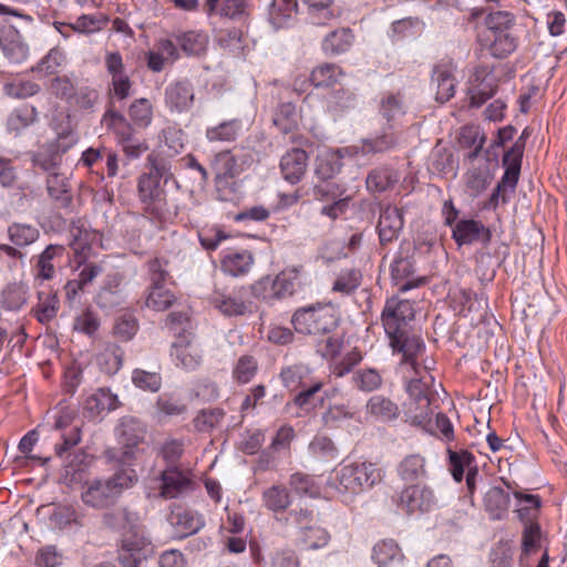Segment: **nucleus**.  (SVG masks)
I'll return each mask as SVG.
<instances>
[{"label":"nucleus","mask_w":567,"mask_h":567,"mask_svg":"<svg viewBox=\"0 0 567 567\" xmlns=\"http://www.w3.org/2000/svg\"><path fill=\"white\" fill-rule=\"evenodd\" d=\"M381 480L382 471L374 463L352 462L340 465L329 475L326 491L331 497L348 503Z\"/></svg>","instance_id":"f257e3e1"},{"label":"nucleus","mask_w":567,"mask_h":567,"mask_svg":"<svg viewBox=\"0 0 567 567\" xmlns=\"http://www.w3.org/2000/svg\"><path fill=\"white\" fill-rule=\"evenodd\" d=\"M414 375L405 384L409 395L405 414L413 425L425 427L431 420V394L434 377L424 368L412 370Z\"/></svg>","instance_id":"f03ea898"},{"label":"nucleus","mask_w":567,"mask_h":567,"mask_svg":"<svg viewBox=\"0 0 567 567\" xmlns=\"http://www.w3.org/2000/svg\"><path fill=\"white\" fill-rule=\"evenodd\" d=\"M340 319L341 316L338 307L331 302H318L298 308L291 317V323L298 333L319 336L329 334L336 330Z\"/></svg>","instance_id":"7ed1b4c3"},{"label":"nucleus","mask_w":567,"mask_h":567,"mask_svg":"<svg viewBox=\"0 0 567 567\" xmlns=\"http://www.w3.org/2000/svg\"><path fill=\"white\" fill-rule=\"evenodd\" d=\"M169 165L164 161H157L150 157L148 171L138 178V196L144 205V210L158 218L165 208V193L161 188V179L165 183L172 178Z\"/></svg>","instance_id":"20e7f679"},{"label":"nucleus","mask_w":567,"mask_h":567,"mask_svg":"<svg viewBox=\"0 0 567 567\" xmlns=\"http://www.w3.org/2000/svg\"><path fill=\"white\" fill-rule=\"evenodd\" d=\"M150 286L145 291L144 303L154 311H165L177 301L175 293L166 287L169 277L167 261L154 258L147 264Z\"/></svg>","instance_id":"39448f33"},{"label":"nucleus","mask_w":567,"mask_h":567,"mask_svg":"<svg viewBox=\"0 0 567 567\" xmlns=\"http://www.w3.org/2000/svg\"><path fill=\"white\" fill-rule=\"evenodd\" d=\"M115 435L121 445V453L117 461L130 464L137 460L144 441L145 426L134 416H123L115 427Z\"/></svg>","instance_id":"423d86ee"},{"label":"nucleus","mask_w":567,"mask_h":567,"mask_svg":"<svg viewBox=\"0 0 567 567\" xmlns=\"http://www.w3.org/2000/svg\"><path fill=\"white\" fill-rule=\"evenodd\" d=\"M151 553V540L145 527L121 534L117 560L122 567H140Z\"/></svg>","instance_id":"0eeeda50"},{"label":"nucleus","mask_w":567,"mask_h":567,"mask_svg":"<svg viewBox=\"0 0 567 567\" xmlns=\"http://www.w3.org/2000/svg\"><path fill=\"white\" fill-rule=\"evenodd\" d=\"M414 307L408 299L393 296L385 301L381 320L386 334L398 333L409 329L414 319Z\"/></svg>","instance_id":"6e6552de"},{"label":"nucleus","mask_w":567,"mask_h":567,"mask_svg":"<svg viewBox=\"0 0 567 567\" xmlns=\"http://www.w3.org/2000/svg\"><path fill=\"white\" fill-rule=\"evenodd\" d=\"M158 496L172 499L182 496L193 488V474L189 470L177 465H167L157 478H155Z\"/></svg>","instance_id":"1a4fd4ad"},{"label":"nucleus","mask_w":567,"mask_h":567,"mask_svg":"<svg viewBox=\"0 0 567 567\" xmlns=\"http://www.w3.org/2000/svg\"><path fill=\"white\" fill-rule=\"evenodd\" d=\"M386 336L393 352L402 355L401 364H409L411 370L421 368L416 360L425 351V344L419 334L408 329Z\"/></svg>","instance_id":"9d476101"},{"label":"nucleus","mask_w":567,"mask_h":567,"mask_svg":"<svg viewBox=\"0 0 567 567\" xmlns=\"http://www.w3.org/2000/svg\"><path fill=\"white\" fill-rule=\"evenodd\" d=\"M246 287L234 289L231 292L215 291L210 303L226 317L246 316L252 313V301L248 300Z\"/></svg>","instance_id":"9b49d317"},{"label":"nucleus","mask_w":567,"mask_h":567,"mask_svg":"<svg viewBox=\"0 0 567 567\" xmlns=\"http://www.w3.org/2000/svg\"><path fill=\"white\" fill-rule=\"evenodd\" d=\"M436 503L432 488L426 485L412 484L401 492L399 506L408 514H422L432 511Z\"/></svg>","instance_id":"f8f14e48"},{"label":"nucleus","mask_w":567,"mask_h":567,"mask_svg":"<svg viewBox=\"0 0 567 567\" xmlns=\"http://www.w3.org/2000/svg\"><path fill=\"white\" fill-rule=\"evenodd\" d=\"M171 357L176 367L192 371L202 363L203 353L193 338L181 334L173 343Z\"/></svg>","instance_id":"ddd939ff"},{"label":"nucleus","mask_w":567,"mask_h":567,"mask_svg":"<svg viewBox=\"0 0 567 567\" xmlns=\"http://www.w3.org/2000/svg\"><path fill=\"white\" fill-rule=\"evenodd\" d=\"M452 238L458 246L481 243L487 246L491 241V230L475 219H461L452 229Z\"/></svg>","instance_id":"4468645a"},{"label":"nucleus","mask_w":567,"mask_h":567,"mask_svg":"<svg viewBox=\"0 0 567 567\" xmlns=\"http://www.w3.org/2000/svg\"><path fill=\"white\" fill-rule=\"evenodd\" d=\"M203 11L209 18L244 21L249 17V4L247 0H204Z\"/></svg>","instance_id":"2eb2a0df"},{"label":"nucleus","mask_w":567,"mask_h":567,"mask_svg":"<svg viewBox=\"0 0 567 567\" xmlns=\"http://www.w3.org/2000/svg\"><path fill=\"white\" fill-rule=\"evenodd\" d=\"M70 247L74 251L79 262L84 261L92 249V246L101 240L97 231L91 229L84 221H72L70 227Z\"/></svg>","instance_id":"dca6fc26"},{"label":"nucleus","mask_w":567,"mask_h":567,"mask_svg":"<svg viewBox=\"0 0 567 567\" xmlns=\"http://www.w3.org/2000/svg\"><path fill=\"white\" fill-rule=\"evenodd\" d=\"M194 97V86L187 79L175 81L165 89V104L171 112L188 111L193 105Z\"/></svg>","instance_id":"f3484780"},{"label":"nucleus","mask_w":567,"mask_h":567,"mask_svg":"<svg viewBox=\"0 0 567 567\" xmlns=\"http://www.w3.org/2000/svg\"><path fill=\"white\" fill-rule=\"evenodd\" d=\"M123 279L120 272L106 275L95 297V302L101 309L111 310L124 302Z\"/></svg>","instance_id":"a211bd4d"},{"label":"nucleus","mask_w":567,"mask_h":567,"mask_svg":"<svg viewBox=\"0 0 567 567\" xmlns=\"http://www.w3.org/2000/svg\"><path fill=\"white\" fill-rule=\"evenodd\" d=\"M520 140L522 137L517 140L503 156L505 173L497 185H499L505 190L514 192L518 182L522 157L524 153V142Z\"/></svg>","instance_id":"6ab92c4d"},{"label":"nucleus","mask_w":567,"mask_h":567,"mask_svg":"<svg viewBox=\"0 0 567 567\" xmlns=\"http://www.w3.org/2000/svg\"><path fill=\"white\" fill-rule=\"evenodd\" d=\"M103 524L110 529L125 532H135L144 527L140 514L128 506L115 507L103 515Z\"/></svg>","instance_id":"aec40b11"},{"label":"nucleus","mask_w":567,"mask_h":567,"mask_svg":"<svg viewBox=\"0 0 567 567\" xmlns=\"http://www.w3.org/2000/svg\"><path fill=\"white\" fill-rule=\"evenodd\" d=\"M341 161L336 155H323L318 158L316 174L322 179V183L313 189L316 198H324L334 189V183L329 179L341 171Z\"/></svg>","instance_id":"412c9836"},{"label":"nucleus","mask_w":567,"mask_h":567,"mask_svg":"<svg viewBox=\"0 0 567 567\" xmlns=\"http://www.w3.org/2000/svg\"><path fill=\"white\" fill-rule=\"evenodd\" d=\"M403 228V213L396 206L388 205L381 209L378 231L381 244L391 243L398 238Z\"/></svg>","instance_id":"4be33fe9"},{"label":"nucleus","mask_w":567,"mask_h":567,"mask_svg":"<svg viewBox=\"0 0 567 567\" xmlns=\"http://www.w3.org/2000/svg\"><path fill=\"white\" fill-rule=\"evenodd\" d=\"M9 238L14 246L0 245V250L6 255L23 259L25 254L19 248L27 247L35 241V229L31 225L13 224L8 229Z\"/></svg>","instance_id":"5701e85b"},{"label":"nucleus","mask_w":567,"mask_h":567,"mask_svg":"<svg viewBox=\"0 0 567 567\" xmlns=\"http://www.w3.org/2000/svg\"><path fill=\"white\" fill-rule=\"evenodd\" d=\"M308 167V155L301 148L288 151L280 159L282 177L290 184H297L305 176Z\"/></svg>","instance_id":"b1692460"},{"label":"nucleus","mask_w":567,"mask_h":567,"mask_svg":"<svg viewBox=\"0 0 567 567\" xmlns=\"http://www.w3.org/2000/svg\"><path fill=\"white\" fill-rule=\"evenodd\" d=\"M118 496L114 492L107 480H95L86 484L82 492V501L95 508L106 507Z\"/></svg>","instance_id":"393cba45"},{"label":"nucleus","mask_w":567,"mask_h":567,"mask_svg":"<svg viewBox=\"0 0 567 567\" xmlns=\"http://www.w3.org/2000/svg\"><path fill=\"white\" fill-rule=\"evenodd\" d=\"M58 155L52 157L51 166H47L44 163L42 167L48 171L47 176V192L48 195L55 202L58 207H66L71 203V194L69 192L66 177L56 173L51 172V167L54 168L58 164Z\"/></svg>","instance_id":"a878e982"},{"label":"nucleus","mask_w":567,"mask_h":567,"mask_svg":"<svg viewBox=\"0 0 567 567\" xmlns=\"http://www.w3.org/2000/svg\"><path fill=\"white\" fill-rule=\"evenodd\" d=\"M121 405L116 394L109 389H97L84 403V414L90 419H95L104 412L116 410Z\"/></svg>","instance_id":"bb28decb"},{"label":"nucleus","mask_w":567,"mask_h":567,"mask_svg":"<svg viewBox=\"0 0 567 567\" xmlns=\"http://www.w3.org/2000/svg\"><path fill=\"white\" fill-rule=\"evenodd\" d=\"M210 166L215 173V181L218 189L226 187L228 185V181L238 176L241 172L236 157L229 151L216 154Z\"/></svg>","instance_id":"cd10ccee"},{"label":"nucleus","mask_w":567,"mask_h":567,"mask_svg":"<svg viewBox=\"0 0 567 567\" xmlns=\"http://www.w3.org/2000/svg\"><path fill=\"white\" fill-rule=\"evenodd\" d=\"M396 473L405 483L420 484L427 475L425 457L417 453L406 455L398 464Z\"/></svg>","instance_id":"c85d7f7f"},{"label":"nucleus","mask_w":567,"mask_h":567,"mask_svg":"<svg viewBox=\"0 0 567 567\" xmlns=\"http://www.w3.org/2000/svg\"><path fill=\"white\" fill-rule=\"evenodd\" d=\"M297 11L296 0H272L268 8V21L276 30L288 28L293 22Z\"/></svg>","instance_id":"c756f323"},{"label":"nucleus","mask_w":567,"mask_h":567,"mask_svg":"<svg viewBox=\"0 0 567 567\" xmlns=\"http://www.w3.org/2000/svg\"><path fill=\"white\" fill-rule=\"evenodd\" d=\"M354 42L350 28H340L329 32L321 42V49L327 55H339L348 52Z\"/></svg>","instance_id":"7c9ffc66"},{"label":"nucleus","mask_w":567,"mask_h":567,"mask_svg":"<svg viewBox=\"0 0 567 567\" xmlns=\"http://www.w3.org/2000/svg\"><path fill=\"white\" fill-rule=\"evenodd\" d=\"M303 269L301 266H292L282 270L272 281V291L277 298L293 295L296 286L301 282Z\"/></svg>","instance_id":"2f4dec72"},{"label":"nucleus","mask_w":567,"mask_h":567,"mask_svg":"<svg viewBox=\"0 0 567 567\" xmlns=\"http://www.w3.org/2000/svg\"><path fill=\"white\" fill-rule=\"evenodd\" d=\"M509 493L499 486H492L484 495V507L492 519H502L509 508Z\"/></svg>","instance_id":"473e14b6"},{"label":"nucleus","mask_w":567,"mask_h":567,"mask_svg":"<svg viewBox=\"0 0 567 567\" xmlns=\"http://www.w3.org/2000/svg\"><path fill=\"white\" fill-rule=\"evenodd\" d=\"M252 261V256L247 250H228L224 254L220 266L224 272L238 277L249 271Z\"/></svg>","instance_id":"72a5a7b5"},{"label":"nucleus","mask_w":567,"mask_h":567,"mask_svg":"<svg viewBox=\"0 0 567 567\" xmlns=\"http://www.w3.org/2000/svg\"><path fill=\"white\" fill-rule=\"evenodd\" d=\"M262 505L272 513H284L291 505V496L286 486L275 484L262 492Z\"/></svg>","instance_id":"f704fd0d"},{"label":"nucleus","mask_w":567,"mask_h":567,"mask_svg":"<svg viewBox=\"0 0 567 567\" xmlns=\"http://www.w3.org/2000/svg\"><path fill=\"white\" fill-rule=\"evenodd\" d=\"M178 47L186 55H200L208 45V35L204 31H186L175 34Z\"/></svg>","instance_id":"c9c22d12"},{"label":"nucleus","mask_w":567,"mask_h":567,"mask_svg":"<svg viewBox=\"0 0 567 567\" xmlns=\"http://www.w3.org/2000/svg\"><path fill=\"white\" fill-rule=\"evenodd\" d=\"M367 413L378 421L390 422L399 416V406L383 395H373L367 403Z\"/></svg>","instance_id":"e433bc0d"},{"label":"nucleus","mask_w":567,"mask_h":567,"mask_svg":"<svg viewBox=\"0 0 567 567\" xmlns=\"http://www.w3.org/2000/svg\"><path fill=\"white\" fill-rule=\"evenodd\" d=\"M432 80L436 83V100L449 101L455 93V79L449 65H437L433 70Z\"/></svg>","instance_id":"4c0bfd02"},{"label":"nucleus","mask_w":567,"mask_h":567,"mask_svg":"<svg viewBox=\"0 0 567 567\" xmlns=\"http://www.w3.org/2000/svg\"><path fill=\"white\" fill-rule=\"evenodd\" d=\"M357 106V96L349 90L333 91L327 99V111L338 118Z\"/></svg>","instance_id":"58836bf2"},{"label":"nucleus","mask_w":567,"mask_h":567,"mask_svg":"<svg viewBox=\"0 0 567 567\" xmlns=\"http://www.w3.org/2000/svg\"><path fill=\"white\" fill-rule=\"evenodd\" d=\"M399 182V174L395 169L381 166L374 168L367 177V187L372 192H385Z\"/></svg>","instance_id":"ea45409f"},{"label":"nucleus","mask_w":567,"mask_h":567,"mask_svg":"<svg viewBox=\"0 0 567 567\" xmlns=\"http://www.w3.org/2000/svg\"><path fill=\"white\" fill-rule=\"evenodd\" d=\"M169 523L181 537L195 534L204 525L200 517L189 511L173 512L169 516Z\"/></svg>","instance_id":"a19ab883"},{"label":"nucleus","mask_w":567,"mask_h":567,"mask_svg":"<svg viewBox=\"0 0 567 567\" xmlns=\"http://www.w3.org/2000/svg\"><path fill=\"white\" fill-rule=\"evenodd\" d=\"M406 144L402 134L385 131L382 134L364 141L363 147L368 153H384Z\"/></svg>","instance_id":"79ce46f5"},{"label":"nucleus","mask_w":567,"mask_h":567,"mask_svg":"<svg viewBox=\"0 0 567 567\" xmlns=\"http://www.w3.org/2000/svg\"><path fill=\"white\" fill-rule=\"evenodd\" d=\"M299 113L297 112L296 105L286 102L279 104L274 115V124L284 133L288 134L298 128L299 125Z\"/></svg>","instance_id":"37998d69"},{"label":"nucleus","mask_w":567,"mask_h":567,"mask_svg":"<svg viewBox=\"0 0 567 567\" xmlns=\"http://www.w3.org/2000/svg\"><path fill=\"white\" fill-rule=\"evenodd\" d=\"M280 377L284 385L290 391H298L312 381V377L308 367L303 364H295L286 367L281 370Z\"/></svg>","instance_id":"c03bdc74"},{"label":"nucleus","mask_w":567,"mask_h":567,"mask_svg":"<svg viewBox=\"0 0 567 567\" xmlns=\"http://www.w3.org/2000/svg\"><path fill=\"white\" fill-rule=\"evenodd\" d=\"M102 124L105 125L107 130L113 131L117 136H120L122 142L131 141V125L122 113L114 110L112 104L104 113L102 117Z\"/></svg>","instance_id":"a18cd8bd"},{"label":"nucleus","mask_w":567,"mask_h":567,"mask_svg":"<svg viewBox=\"0 0 567 567\" xmlns=\"http://www.w3.org/2000/svg\"><path fill=\"white\" fill-rule=\"evenodd\" d=\"M402 553L398 544L392 539L378 543L373 547L372 558L379 567H388L402 560Z\"/></svg>","instance_id":"49530a36"},{"label":"nucleus","mask_w":567,"mask_h":567,"mask_svg":"<svg viewBox=\"0 0 567 567\" xmlns=\"http://www.w3.org/2000/svg\"><path fill=\"white\" fill-rule=\"evenodd\" d=\"M493 175L487 165L473 167L465 174V184L470 194L474 197L483 193L492 183Z\"/></svg>","instance_id":"de8ad7c7"},{"label":"nucleus","mask_w":567,"mask_h":567,"mask_svg":"<svg viewBox=\"0 0 567 567\" xmlns=\"http://www.w3.org/2000/svg\"><path fill=\"white\" fill-rule=\"evenodd\" d=\"M241 130V122L237 118L224 121L216 126L208 127L205 136L209 142H233Z\"/></svg>","instance_id":"09e8293b"},{"label":"nucleus","mask_w":567,"mask_h":567,"mask_svg":"<svg viewBox=\"0 0 567 567\" xmlns=\"http://www.w3.org/2000/svg\"><path fill=\"white\" fill-rule=\"evenodd\" d=\"M513 494L517 501L516 513L519 519L525 522V524L535 523L534 519L536 518L540 506L539 497L533 494H524L517 491H513Z\"/></svg>","instance_id":"8fccbe9b"},{"label":"nucleus","mask_w":567,"mask_h":567,"mask_svg":"<svg viewBox=\"0 0 567 567\" xmlns=\"http://www.w3.org/2000/svg\"><path fill=\"white\" fill-rule=\"evenodd\" d=\"M322 385V382L319 380L310 381L306 386L298 390L299 393L295 396L293 403L302 411L310 412L322 401V399L318 396Z\"/></svg>","instance_id":"3c124183"},{"label":"nucleus","mask_w":567,"mask_h":567,"mask_svg":"<svg viewBox=\"0 0 567 567\" xmlns=\"http://www.w3.org/2000/svg\"><path fill=\"white\" fill-rule=\"evenodd\" d=\"M343 76L341 68L333 63H323L311 71L310 81L317 86H331Z\"/></svg>","instance_id":"603ef678"},{"label":"nucleus","mask_w":567,"mask_h":567,"mask_svg":"<svg viewBox=\"0 0 567 567\" xmlns=\"http://www.w3.org/2000/svg\"><path fill=\"white\" fill-rule=\"evenodd\" d=\"M488 39L491 40V54L495 58H506L517 48V38L512 31L492 33Z\"/></svg>","instance_id":"864d4df0"},{"label":"nucleus","mask_w":567,"mask_h":567,"mask_svg":"<svg viewBox=\"0 0 567 567\" xmlns=\"http://www.w3.org/2000/svg\"><path fill=\"white\" fill-rule=\"evenodd\" d=\"M308 8V14L313 24L326 25L334 19L333 0H300Z\"/></svg>","instance_id":"5fc2aeb1"},{"label":"nucleus","mask_w":567,"mask_h":567,"mask_svg":"<svg viewBox=\"0 0 567 567\" xmlns=\"http://www.w3.org/2000/svg\"><path fill=\"white\" fill-rule=\"evenodd\" d=\"M361 272L354 268L341 270L331 287L333 292L342 296H349L353 293L361 285Z\"/></svg>","instance_id":"6e6d98bb"},{"label":"nucleus","mask_w":567,"mask_h":567,"mask_svg":"<svg viewBox=\"0 0 567 567\" xmlns=\"http://www.w3.org/2000/svg\"><path fill=\"white\" fill-rule=\"evenodd\" d=\"M122 467H120L115 473L107 478L109 483L112 487H114V492L117 496H120L124 489L131 488L138 482V475L136 471L130 464L120 463Z\"/></svg>","instance_id":"4d7b16f0"},{"label":"nucleus","mask_w":567,"mask_h":567,"mask_svg":"<svg viewBox=\"0 0 567 567\" xmlns=\"http://www.w3.org/2000/svg\"><path fill=\"white\" fill-rule=\"evenodd\" d=\"M35 118V107H18L8 117L7 128L18 136L24 128L29 127Z\"/></svg>","instance_id":"13d9d810"},{"label":"nucleus","mask_w":567,"mask_h":567,"mask_svg":"<svg viewBox=\"0 0 567 567\" xmlns=\"http://www.w3.org/2000/svg\"><path fill=\"white\" fill-rule=\"evenodd\" d=\"M24 302L25 290L22 284H8L0 292V306L7 310H18Z\"/></svg>","instance_id":"bf43d9fd"},{"label":"nucleus","mask_w":567,"mask_h":567,"mask_svg":"<svg viewBox=\"0 0 567 567\" xmlns=\"http://www.w3.org/2000/svg\"><path fill=\"white\" fill-rule=\"evenodd\" d=\"M449 456L452 476L458 483L462 482L465 470L470 471L471 467H477L474 455L468 451L454 452L449 450Z\"/></svg>","instance_id":"052dcab7"},{"label":"nucleus","mask_w":567,"mask_h":567,"mask_svg":"<svg viewBox=\"0 0 567 567\" xmlns=\"http://www.w3.org/2000/svg\"><path fill=\"white\" fill-rule=\"evenodd\" d=\"M124 351L116 344H110L99 355L101 370L107 374H115L123 364Z\"/></svg>","instance_id":"680f3d73"},{"label":"nucleus","mask_w":567,"mask_h":567,"mask_svg":"<svg viewBox=\"0 0 567 567\" xmlns=\"http://www.w3.org/2000/svg\"><path fill=\"white\" fill-rule=\"evenodd\" d=\"M309 452L318 461H333L339 456L337 446L327 436H316L309 444Z\"/></svg>","instance_id":"e2e57ef3"},{"label":"nucleus","mask_w":567,"mask_h":567,"mask_svg":"<svg viewBox=\"0 0 567 567\" xmlns=\"http://www.w3.org/2000/svg\"><path fill=\"white\" fill-rule=\"evenodd\" d=\"M6 93L13 99H28L35 94V82L30 75H21L7 83Z\"/></svg>","instance_id":"0e129e2a"},{"label":"nucleus","mask_w":567,"mask_h":567,"mask_svg":"<svg viewBox=\"0 0 567 567\" xmlns=\"http://www.w3.org/2000/svg\"><path fill=\"white\" fill-rule=\"evenodd\" d=\"M289 485L298 494L309 497H317L320 494V486L316 480L305 473H295L290 476Z\"/></svg>","instance_id":"69168bd1"},{"label":"nucleus","mask_w":567,"mask_h":567,"mask_svg":"<svg viewBox=\"0 0 567 567\" xmlns=\"http://www.w3.org/2000/svg\"><path fill=\"white\" fill-rule=\"evenodd\" d=\"M352 380L354 385L364 392H372L382 384L381 374L372 368L357 370L352 375Z\"/></svg>","instance_id":"338daca9"},{"label":"nucleus","mask_w":567,"mask_h":567,"mask_svg":"<svg viewBox=\"0 0 567 567\" xmlns=\"http://www.w3.org/2000/svg\"><path fill=\"white\" fill-rule=\"evenodd\" d=\"M453 155L452 153L437 143L430 155L431 172L443 175L452 171Z\"/></svg>","instance_id":"774afa93"}]
</instances>
